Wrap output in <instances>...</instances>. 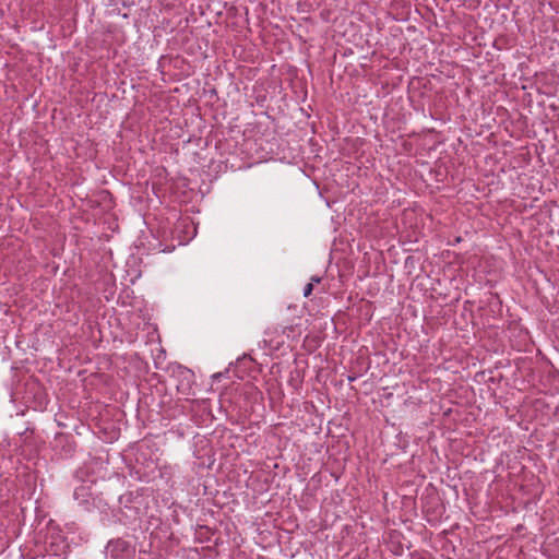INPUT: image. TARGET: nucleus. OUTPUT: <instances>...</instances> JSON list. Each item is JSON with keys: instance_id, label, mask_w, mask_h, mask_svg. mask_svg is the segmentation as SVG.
Listing matches in <instances>:
<instances>
[{"instance_id": "obj_3", "label": "nucleus", "mask_w": 559, "mask_h": 559, "mask_svg": "<svg viewBox=\"0 0 559 559\" xmlns=\"http://www.w3.org/2000/svg\"><path fill=\"white\" fill-rule=\"evenodd\" d=\"M313 290V284L308 283L304 288V297H309L312 294Z\"/></svg>"}, {"instance_id": "obj_1", "label": "nucleus", "mask_w": 559, "mask_h": 559, "mask_svg": "<svg viewBox=\"0 0 559 559\" xmlns=\"http://www.w3.org/2000/svg\"><path fill=\"white\" fill-rule=\"evenodd\" d=\"M170 378L174 380L178 393L185 400H189V397L194 394L193 385L195 381L192 370L181 365L175 366L171 369Z\"/></svg>"}, {"instance_id": "obj_5", "label": "nucleus", "mask_w": 559, "mask_h": 559, "mask_svg": "<svg viewBox=\"0 0 559 559\" xmlns=\"http://www.w3.org/2000/svg\"><path fill=\"white\" fill-rule=\"evenodd\" d=\"M349 381H354L355 380V377H349L348 378Z\"/></svg>"}, {"instance_id": "obj_2", "label": "nucleus", "mask_w": 559, "mask_h": 559, "mask_svg": "<svg viewBox=\"0 0 559 559\" xmlns=\"http://www.w3.org/2000/svg\"><path fill=\"white\" fill-rule=\"evenodd\" d=\"M135 547L122 538H116L108 542L106 555L108 559H132Z\"/></svg>"}, {"instance_id": "obj_4", "label": "nucleus", "mask_w": 559, "mask_h": 559, "mask_svg": "<svg viewBox=\"0 0 559 559\" xmlns=\"http://www.w3.org/2000/svg\"><path fill=\"white\" fill-rule=\"evenodd\" d=\"M320 282H321V277L314 275V276L311 277V282L310 283L314 284V283H320Z\"/></svg>"}]
</instances>
